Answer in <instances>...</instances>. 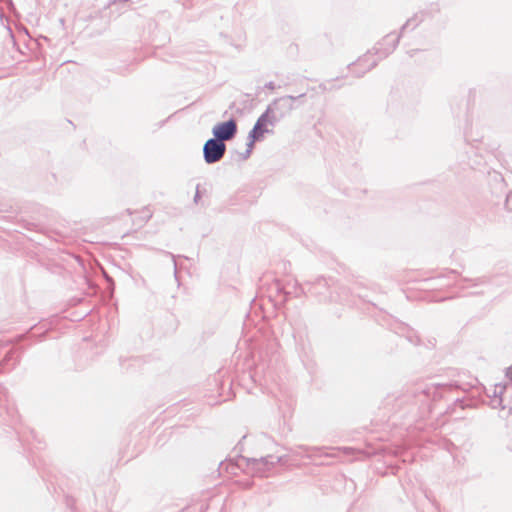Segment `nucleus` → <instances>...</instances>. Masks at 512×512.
Here are the masks:
<instances>
[{
    "mask_svg": "<svg viewBox=\"0 0 512 512\" xmlns=\"http://www.w3.org/2000/svg\"><path fill=\"white\" fill-rule=\"evenodd\" d=\"M506 206L512 211V191L506 197Z\"/></svg>",
    "mask_w": 512,
    "mask_h": 512,
    "instance_id": "obj_11",
    "label": "nucleus"
},
{
    "mask_svg": "<svg viewBox=\"0 0 512 512\" xmlns=\"http://www.w3.org/2000/svg\"><path fill=\"white\" fill-rule=\"evenodd\" d=\"M237 130V122L231 118L216 124L212 129V134L214 139L225 143V141H230L236 136Z\"/></svg>",
    "mask_w": 512,
    "mask_h": 512,
    "instance_id": "obj_6",
    "label": "nucleus"
},
{
    "mask_svg": "<svg viewBox=\"0 0 512 512\" xmlns=\"http://www.w3.org/2000/svg\"><path fill=\"white\" fill-rule=\"evenodd\" d=\"M18 362L15 352L10 350L6 353L3 361L0 363V373L10 370Z\"/></svg>",
    "mask_w": 512,
    "mask_h": 512,
    "instance_id": "obj_9",
    "label": "nucleus"
},
{
    "mask_svg": "<svg viewBox=\"0 0 512 512\" xmlns=\"http://www.w3.org/2000/svg\"><path fill=\"white\" fill-rule=\"evenodd\" d=\"M454 388H459V385L457 383L429 384L426 382H420L416 384L413 393L416 397L420 398V401H424V399L429 398L436 400L441 397L440 392L442 390H452Z\"/></svg>",
    "mask_w": 512,
    "mask_h": 512,
    "instance_id": "obj_4",
    "label": "nucleus"
},
{
    "mask_svg": "<svg viewBox=\"0 0 512 512\" xmlns=\"http://www.w3.org/2000/svg\"><path fill=\"white\" fill-rule=\"evenodd\" d=\"M506 384L497 383L489 389H485L487 397L490 398L489 405L493 409H504L502 395L506 390Z\"/></svg>",
    "mask_w": 512,
    "mask_h": 512,
    "instance_id": "obj_7",
    "label": "nucleus"
},
{
    "mask_svg": "<svg viewBox=\"0 0 512 512\" xmlns=\"http://www.w3.org/2000/svg\"><path fill=\"white\" fill-rule=\"evenodd\" d=\"M317 285H326V282L324 280H318Z\"/></svg>",
    "mask_w": 512,
    "mask_h": 512,
    "instance_id": "obj_21",
    "label": "nucleus"
},
{
    "mask_svg": "<svg viewBox=\"0 0 512 512\" xmlns=\"http://www.w3.org/2000/svg\"><path fill=\"white\" fill-rule=\"evenodd\" d=\"M277 290L283 293L285 296L292 294L291 291L287 290L285 287L281 286L279 283L276 284Z\"/></svg>",
    "mask_w": 512,
    "mask_h": 512,
    "instance_id": "obj_10",
    "label": "nucleus"
},
{
    "mask_svg": "<svg viewBox=\"0 0 512 512\" xmlns=\"http://www.w3.org/2000/svg\"><path fill=\"white\" fill-rule=\"evenodd\" d=\"M343 450H344V452H345V453H347V454H348V453H354V449H353V448L345 447V448H343Z\"/></svg>",
    "mask_w": 512,
    "mask_h": 512,
    "instance_id": "obj_19",
    "label": "nucleus"
},
{
    "mask_svg": "<svg viewBox=\"0 0 512 512\" xmlns=\"http://www.w3.org/2000/svg\"><path fill=\"white\" fill-rule=\"evenodd\" d=\"M305 95V93H301L298 96L286 95L274 99L264 111L270 119V125L275 126L278 122L289 115L294 109L293 102L297 99L303 98Z\"/></svg>",
    "mask_w": 512,
    "mask_h": 512,
    "instance_id": "obj_2",
    "label": "nucleus"
},
{
    "mask_svg": "<svg viewBox=\"0 0 512 512\" xmlns=\"http://www.w3.org/2000/svg\"><path fill=\"white\" fill-rule=\"evenodd\" d=\"M267 125H270V119L263 112L257 119L251 131L249 132L248 138H254V140H261L265 133H272V131L267 128Z\"/></svg>",
    "mask_w": 512,
    "mask_h": 512,
    "instance_id": "obj_8",
    "label": "nucleus"
},
{
    "mask_svg": "<svg viewBox=\"0 0 512 512\" xmlns=\"http://www.w3.org/2000/svg\"><path fill=\"white\" fill-rule=\"evenodd\" d=\"M251 153H252V152H250V150H247V149H246V151H245V152H243V153L241 154L242 159H244V160H245V159L249 158V157H250V155H251Z\"/></svg>",
    "mask_w": 512,
    "mask_h": 512,
    "instance_id": "obj_16",
    "label": "nucleus"
},
{
    "mask_svg": "<svg viewBox=\"0 0 512 512\" xmlns=\"http://www.w3.org/2000/svg\"><path fill=\"white\" fill-rule=\"evenodd\" d=\"M265 87L267 89L273 90V89H275V84H274V82L270 81V82L266 83Z\"/></svg>",
    "mask_w": 512,
    "mask_h": 512,
    "instance_id": "obj_17",
    "label": "nucleus"
},
{
    "mask_svg": "<svg viewBox=\"0 0 512 512\" xmlns=\"http://www.w3.org/2000/svg\"><path fill=\"white\" fill-rule=\"evenodd\" d=\"M485 282H486V281H485V278H477V279H476V283H475V285L483 284V283H485Z\"/></svg>",
    "mask_w": 512,
    "mask_h": 512,
    "instance_id": "obj_18",
    "label": "nucleus"
},
{
    "mask_svg": "<svg viewBox=\"0 0 512 512\" xmlns=\"http://www.w3.org/2000/svg\"><path fill=\"white\" fill-rule=\"evenodd\" d=\"M399 39L400 35H395L394 33L387 34L373 47V53L368 51L365 55L358 58L355 63H352L350 66H352L354 69L358 67L361 68V71L359 72L353 70L356 76H363L366 72L370 71L377 65L378 60L390 55L397 47Z\"/></svg>",
    "mask_w": 512,
    "mask_h": 512,
    "instance_id": "obj_1",
    "label": "nucleus"
},
{
    "mask_svg": "<svg viewBox=\"0 0 512 512\" xmlns=\"http://www.w3.org/2000/svg\"><path fill=\"white\" fill-rule=\"evenodd\" d=\"M199 199H200V191H199V185H197L196 193H195V196H194V202L198 203Z\"/></svg>",
    "mask_w": 512,
    "mask_h": 512,
    "instance_id": "obj_15",
    "label": "nucleus"
},
{
    "mask_svg": "<svg viewBox=\"0 0 512 512\" xmlns=\"http://www.w3.org/2000/svg\"><path fill=\"white\" fill-rule=\"evenodd\" d=\"M412 24H413V28L417 25L416 23H414V20H413V19H409V20H407V21H406V23H405V24L402 26V28H401L402 32H403L406 28L410 27Z\"/></svg>",
    "mask_w": 512,
    "mask_h": 512,
    "instance_id": "obj_12",
    "label": "nucleus"
},
{
    "mask_svg": "<svg viewBox=\"0 0 512 512\" xmlns=\"http://www.w3.org/2000/svg\"><path fill=\"white\" fill-rule=\"evenodd\" d=\"M415 52H417V50H411V51H409V52H408V54H409V56H411V57H412V56L414 55V53H415Z\"/></svg>",
    "mask_w": 512,
    "mask_h": 512,
    "instance_id": "obj_22",
    "label": "nucleus"
},
{
    "mask_svg": "<svg viewBox=\"0 0 512 512\" xmlns=\"http://www.w3.org/2000/svg\"><path fill=\"white\" fill-rule=\"evenodd\" d=\"M248 143H247V150H250V152H252V149L254 147V143L257 142L258 140H254V138H248Z\"/></svg>",
    "mask_w": 512,
    "mask_h": 512,
    "instance_id": "obj_13",
    "label": "nucleus"
},
{
    "mask_svg": "<svg viewBox=\"0 0 512 512\" xmlns=\"http://www.w3.org/2000/svg\"><path fill=\"white\" fill-rule=\"evenodd\" d=\"M280 456L267 455L260 458H244L246 462V470L252 476L269 477L271 470L281 461Z\"/></svg>",
    "mask_w": 512,
    "mask_h": 512,
    "instance_id": "obj_3",
    "label": "nucleus"
},
{
    "mask_svg": "<svg viewBox=\"0 0 512 512\" xmlns=\"http://www.w3.org/2000/svg\"><path fill=\"white\" fill-rule=\"evenodd\" d=\"M506 377L511 381L512 383V365L507 368L506 370Z\"/></svg>",
    "mask_w": 512,
    "mask_h": 512,
    "instance_id": "obj_14",
    "label": "nucleus"
},
{
    "mask_svg": "<svg viewBox=\"0 0 512 512\" xmlns=\"http://www.w3.org/2000/svg\"><path fill=\"white\" fill-rule=\"evenodd\" d=\"M227 146L214 138L208 139L203 145V158L205 163L211 165L219 162L226 153Z\"/></svg>",
    "mask_w": 512,
    "mask_h": 512,
    "instance_id": "obj_5",
    "label": "nucleus"
},
{
    "mask_svg": "<svg viewBox=\"0 0 512 512\" xmlns=\"http://www.w3.org/2000/svg\"><path fill=\"white\" fill-rule=\"evenodd\" d=\"M456 403H459L461 405V407L463 408L464 407V400L462 399H457L456 400Z\"/></svg>",
    "mask_w": 512,
    "mask_h": 512,
    "instance_id": "obj_20",
    "label": "nucleus"
}]
</instances>
